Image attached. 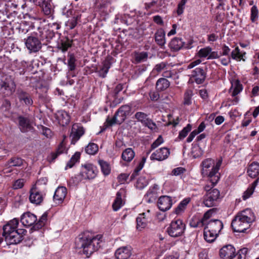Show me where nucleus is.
I'll return each mask as SVG.
<instances>
[{
	"instance_id": "f257e3e1",
	"label": "nucleus",
	"mask_w": 259,
	"mask_h": 259,
	"mask_svg": "<svg viewBox=\"0 0 259 259\" xmlns=\"http://www.w3.org/2000/svg\"><path fill=\"white\" fill-rule=\"evenodd\" d=\"M102 236L98 235L92 236L89 233L85 232L80 234L76 238L74 248L77 253L84 255L89 257L95 251L100 247Z\"/></svg>"
},
{
	"instance_id": "f03ea898",
	"label": "nucleus",
	"mask_w": 259,
	"mask_h": 259,
	"mask_svg": "<svg viewBox=\"0 0 259 259\" xmlns=\"http://www.w3.org/2000/svg\"><path fill=\"white\" fill-rule=\"evenodd\" d=\"M18 220L14 219L4 226L3 235L7 244H17L23 240L27 231L23 229H18Z\"/></svg>"
},
{
	"instance_id": "7ed1b4c3",
	"label": "nucleus",
	"mask_w": 259,
	"mask_h": 259,
	"mask_svg": "<svg viewBox=\"0 0 259 259\" xmlns=\"http://www.w3.org/2000/svg\"><path fill=\"white\" fill-rule=\"evenodd\" d=\"M255 220V215L251 209L246 208L236 214L232 221L231 226L234 232H244Z\"/></svg>"
},
{
	"instance_id": "20e7f679",
	"label": "nucleus",
	"mask_w": 259,
	"mask_h": 259,
	"mask_svg": "<svg viewBox=\"0 0 259 259\" xmlns=\"http://www.w3.org/2000/svg\"><path fill=\"white\" fill-rule=\"evenodd\" d=\"M222 161H219L214 165V161L211 158H207L201 163V173L203 176H208L212 186H214L220 179L218 172Z\"/></svg>"
},
{
	"instance_id": "39448f33",
	"label": "nucleus",
	"mask_w": 259,
	"mask_h": 259,
	"mask_svg": "<svg viewBox=\"0 0 259 259\" xmlns=\"http://www.w3.org/2000/svg\"><path fill=\"white\" fill-rule=\"evenodd\" d=\"M16 90V84L14 78L10 75H7L0 81V94L4 97H10Z\"/></svg>"
},
{
	"instance_id": "423d86ee",
	"label": "nucleus",
	"mask_w": 259,
	"mask_h": 259,
	"mask_svg": "<svg viewBox=\"0 0 259 259\" xmlns=\"http://www.w3.org/2000/svg\"><path fill=\"white\" fill-rule=\"evenodd\" d=\"M185 230V224L182 220L172 221L166 229L168 234L171 237H178L183 235Z\"/></svg>"
},
{
	"instance_id": "0eeeda50",
	"label": "nucleus",
	"mask_w": 259,
	"mask_h": 259,
	"mask_svg": "<svg viewBox=\"0 0 259 259\" xmlns=\"http://www.w3.org/2000/svg\"><path fill=\"white\" fill-rule=\"evenodd\" d=\"M41 40L36 35V31L24 39L25 45L30 53H37L42 48Z\"/></svg>"
},
{
	"instance_id": "6e6552de",
	"label": "nucleus",
	"mask_w": 259,
	"mask_h": 259,
	"mask_svg": "<svg viewBox=\"0 0 259 259\" xmlns=\"http://www.w3.org/2000/svg\"><path fill=\"white\" fill-rule=\"evenodd\" d=\"M97 173L96 167L91 163L82 165L80 172L77 177L78 180H90L94 179Z\"/></svg>"
},
{
	"instance_id": "1a4fd4ad",
	"label": "nucleus",
	"mask_w": 259,
	"mask_h": 259,
	"mask_svg": "<svg viewBox=\"0 0 259 259\" xmlns=\"http://www.w3.org/2000/svg\"><path fill=\"white\" fill-rule=\"evenodd\" d=\"M220 191L217 189L208 191L203 196V204L208 207L217 205L220 199Z\"/></svg>"
},
{
	"instance_id": "9d476101",
	"label": "nucleus",
	"mask_w": 259,
	"mask_h": 259,
	"mask_svg": "<svg viewBox=\"0 0 259 259\" xmlns=\"http://www.w3.org/2000/svg\"><path fill=\"white\" fill-rule=\"evenodd\" d=\"M83 127L78 123L72 125L70 137H72L71 143L74 144L84 134Z\"/></svg>"
},
{
	"instance_id": "9b49d317",
	"label": "nucleus",
	"mask_w": 259,
	"mask_h": 259,
	"mask_svg": "<svg viewBox=\"0 0 259 259\" xmlns=\"http://www.w3.org/2000/svg\"><path fill=\"white\" fill-rule=\"evenodd\" d=\"M169 154L170 152L168 148L165 147L161 148L151 154L150 159L151 160L162 161L166 159Z\"/></svg>"
},
{
	"instance_id": "f8f14e48",
	"label": "nucleus",
	"mask_w": 259,
	"mask_h": 259,
	"mask_svg": "<svg viewBox=\"0 0 259 259\" xmlns=\"http://www.w3.org/2000/svg\"><path fill=\"white\" fill-rule=\"evenodd\" d=\"M172 204L171 198L165 195L160 197L157 202V206L159 209L162 211H165L169 209L172 206Z\"/></svg>"
},
{
	"instance_id": "ddd939ff",
	"label": "nucleus",
	"mask_w": 259,
	"mask_h": 259,
	"mask_svg": "<svg viewBox=\"0 0 259 259\" xmlns=\"http://www.w3.org/2000/svg\"><path fill=\"white\" fill-rule=\"evenodd\" d=\"M29 200L34 204H39L43 200V195L36 188L33 187L30 190Z\"/></svg>"
},
{
	"instance_id": "4468645a",
	"label": "nucleus",
	"mask_w": 259,
	"mask_h": 259,
	"mask_svg": "<svg viewBox=\"0 0 259 259\" xmlns=\"http://www.w3.org/2000/svg\"><path fill=\"white\" fill-rule=\"evenodd\" d=\"M18 98L19 102L27 106H31L33 104V100L30 95L22 90H19L17 92Z\"/></svg>"
},
{
	"instance_id": "2eb2a0df",
	"label": "nucleus",
	"mask_w": 259,
	"mask_h": 259,
	"mask_svg": "<svg viewBox=\"0 0 259 259\" xmlns=\"http://www.w3.org/2000/svg\"><path fill=\"white\" fill-rule=\"evenodd\" d=\"M19 122V127L22 133H26L31 131L33 127L30 123V120L26 117L20 116L18 118Z\"/></svg>"
},
{
	"instance_id": "dca6fc26",
	"label": "nucleus",
	"mask_w": 259,
	"mask_h": 259,
	"mask_svg": "<svg viewBox=\"0 0 259 259\" xmlns=\"http://www.w3.org/2000/svg\"><path fill=\"white\" fill-rule=\"evenodd\" d=\"M36 35L39 36L41 40L46 39L47 42H49L55 36V32L50 29L45 30L44 28L38 27Z\"/></svg>"
},
{
	"instance_id": "f3484780",
	"label": "nucleus",
	"mask_w": 259,
	"mask_h": 259,
	"mask_svg": "<svg viewBox=\"0 0 259 259\" xmlns=\"http://www.w3.org/2000/svg\"><path fill=\"white\" fill-rule=\"evenodd\" d=\"M205 228L218 235L223 228V224L219 220H211L205 225Z\"/></svg>"
},
{
	"instance_id": "a211bd4d",
	"label": "nucleus",
	"mask_w": 259,
	"mask_h": 259,
	"mask_svg": "<svg viewBox=\"0 0 259 259\" xmlns=\"http://www.w3.org/2000/svg\"><path fill=\"white\" fill-rule=\"evenodd\" d=\"M67 194V189L65 187H59L56 190L53 197L54 200L57 204L62 203Z\"/></svg>"
},
{
	"instance_id": "6ab92c4d",
	"label": "nucleus",
	"mask_w": 259,
	"mask_h": 259,
	"mask_svg": "<svg viewBox=\"0 0 259 259\" xmlns=\"http://www.w3.org/2000/svg\"><path fill=\"white\" fill-rule=\"evenodd\" d=\"M131 110V107L128 105L120 107L115 113L119 118L118 122H123L126 119V116L130 115Z\"/></svg>"
},
{
	"instance_id": "aec40b11",
	"label": "nucleus",
	"mask_w": 259,
	"mask_h": 259,
	"mask_svg": "<svg viewBox=\"0 0 259 259\" xmlns=\"http://www.w3.org/2000/svg\"><path fill=\"white\" fill-rule=\"evenodd\" d=\"M56 119L59 124L63 126L68 124L70 120L69 115L64 110H59L55 114Z\"/></svg>"
},
{
	"instance_id": "412c9836",
	"label": "nucleus",
	"mask_w": 259,
	"mask_h": 259,
	"mask_svg": "<svg viewBox=\"0 0 259 259\" xmlns=\"http://www.w3.org/2000/svg\"><path fill=\"white\" fill-rule=\"evenodd\" d=\"M132 254L131 246H123L119 248L115 252L117 259H127Z\"/></svg>"
},
{
	"instance_id": "4be33fe9",
	"label": "nucleus",
	"mask_w": 259,
	"mask_h": 259,
	"mask_svg": "<svg viewBox=\"0 0 259 259\" xmlns=\"http://www.w3.org/2000/svg\"><path fill=\"white\" fill-rule=\"evenodd\" d=\"M36 221V217L29 212L24 213L21 219V223L25 226H34Z\"/></svg>"
},
{
	"instance_id": "5701e85b",
	"label": "nucleus",
	"mask_w": 259,
	"mask_h": 259,
	"mask_svg": "<svg viewBox=\"0 0 259 259\" xmlns=\"http://www.w3.org/2000/svg\"><path fill=\"white\" fill-rule=\"evenodd\" d=\"M192 76L195 78L198 84L202 83L205 80L206 76L205 72L202 68H196L192 72Z\"/></svg>"
},
{
	"instance_id": "b1692460",
	"label": "nucleus",
	"mask_w": 259,
	"mask_h": 259,
	"mask_svg": "<svg viewBox=\"0 0 259 259\" xmlns=\"http://www.w3.org/2000/svg\"><path fill=\"white\" fill-rule=\"evenodd\" d=\"M235 252V249L232 245H227L223 247L220 250V255L221 258H231Z\"/></svg>"
},
{
	"instance_id": "393cba45",
	"label": "nucleus",
	"mask_w": 259,
	"mask_h": 259,
	"mask_svg": "<svg viewBox=\"0 0 259 259\" xmlns=\"http://www.w3.org/2000/svg\"><path fill=\"white\" fill-rule=\"evenodd\" d=\"M66 148L65 146L64 141H62L59 145L56 151L55 152H52L50 155L48 157V160L50 162H52L55 160V159L61 154H62L66 151Z\"/></svg>"
},
{
	"instance_id": "a878e982",
	"label": "nucleus",
	"mask_w": 259,
	"mask_h": 259,
	"mask_svg": "<svg viewBox=\"0 0 259 259\" xmlns=\"http://www.w3.org/2000/svg\"><path fill=\"white\" fill-rule=\"evenodd\" d=\"M247 172L248 176L254 178L259 175V163L256 162H253L248 166Z\"/></svg>"
},
{
	"instance_id": "bb28decb",
	"label": "nucleus",
	"mask_w": 259,
	"mask_h": 259,
	"mask_svg": "<svg viewBox=\"0 0 259 259\" xmlns=\"http://www.w3.org/2000/svg\"><path fill=\"white\" fill-rule=\"evenodd\" d=\"M184 45L182 38L179 37L174 38L170 42L169 46L170 48L175 51L180 50Z\"/></svg>"
},
{
	"instance_id": "cd10ccee",
	"label": "nucleus",
	"mask_w": 259,
	"mask_h": 259,
	"mask_svg": "<svg viewBox=\"0 0 259 259\" xmlns=\"http://www.w3.org/2000/svg\"><path fill=\"white\" fill-rule=\"evenodd\" d=\"M137 229L141 230L146 227L147 225L148 220L146 217L145 213L139 214L137 218Z\"/></svg>"
},
{
	"instance_id": "c85d7f7f",
	"label": "nucleus",
	"mask_w": 259,
	"mask_h": 259,
	"mask_svg": "<svg viewBox=\"0 0 259 259\" xmlns=\"http://www.w3.org/2000/svg\"><path fill=\"white\" fill-rule=\"evenodd\" d=\"M155 39L159 46L162 47L165 45V33L163 29H160L156 31L155 34Z\"/></svg>"
},
{
	"instance_id": "c756f323",
	"label": "nucleus",
	"mask_w": 259,
	"mask_h": 259,
	"mask_svg": "<svg viewBox=\"0 0 259 259\" xmlns=\"http://www.w3.org/2000/svg\"><path fill=\"white\" fill-rule=\"evenodd\" d=\"M135 155L134 150L131 148H128L122 152L121 158L124 161L129 162L133 159Z\"/></svg>"
},
{
	"instance_id": "7c9ffc66",
	"label": "nucleus",
	"mask_w": 259,
	"mask_h": 259,
	"mask_svg": "<svg viewBox=\"0 0 259 259\" xmlns=\"http://www.w3.org/2000/svg\"><path fill=\"white\" fill-rule=\"evenodd\" d=\"M170 85L169 81L164 78H159L156 82V88L158 91H163L167 89Z\"/></svg>"
},
{
	"instance_id": "2f4dec72",
	"label": "nucleus",
	"mask_w": 259,
	"mask_h": 259,
	"mask_svg": "<svg viewBox=\"0 0 259 259\" xmlns=\"http://www.w3.org/2000/svg\"><path fill=\"white\" fill-rule=\"evenodd\" d=\"M111 63L108 60H105L103 63L102 68L99 70L98 73L100 77L104 78L106 77L109 68L111 67Z\"/></svg>"
},
{
	"instance_id": "473e14b6",
	"label": "nucleus",
	"mask_w": 259,
	"mask_h": 259,
	"mask_svg": "<svg viewBox=\"0 0 259 259\" xmlns=\"http://www.w3.org/2000/svg\"><path fill=\"white\" fill-rule=\"evenodd\" d=\"M203 235L205 240L208 242H213L218 235L206 228H204Z\"/></svg>"
},
{
	"instance_id": "72a5a7b5",
	"label": "nucleus",
	"mask_w": 259,
	"mask_h": 259,
	"mask_svg": "<svg viewBox=\"0 0 259 259\" xmlns=\"http://www.w3.org/2000/svg\"><path fill=\"white\" fill-rule=\"evenodd\" d=\"M158 189V186L156 184H154L152 187L149 188L145 196V197H149V199L148 200V202H151L152 199H155Z\"/></svg>"
},
{
	"instance_id": "f704fd0d",
	"label": "nucleus",
	"mask_w": 259,
	"mask_h": 259,
	"mask_svg": "<svg viewBox=\"0 0 259 259\" xmlns=\"http://www.w3.org/2000/svg\"><path fill=\"white\" fill-rule=\"evenodd\" d=\"M72 41V40H70L67 37L65 40H61V42L58 45V48L63 52H65L67 51L68 48L71 47Z\"/></svg>"
},
{
	"instance_id": "c9c22d12",
	"label": "nucleus",
	"mask_w": 259,
	"mask_h": 259,
	"mask_svg": "<svg viewBox=\"0 0 259 259\" xmlns=\"http://www.w3.org/2000/svg\"><path fill=\"white\" fill-rule=\"evenodd\" d=\"M258 179H257L243 193L242 196L243 199L245 200L248 198L253 193L255 188L257 185Z\"/></svg>"
},
{
	"instance_id": "e433bc0d",
	"label": "nucleus",
	"mask_w": 259,
	"mask_h": 259,
	"mask_svg": "<svg viewBox=\"0 0 259 259\" xmlns=\"http://www.w3.org/2000/svg\"><path fill=\"white\" fill-rule=\"evenodd\" d=\"M47 220V214L45 213L41 215L38 221L36 222L34 226H33L31 229L36 230L41 228L45 225Z\"/></svg>"
},
{
	"instance_id": "4c0bfd02",
	"label": "nucleus",
	"mask_w": 259,
	"mask_h": 259,
	"mask_svg": "<svg viewBox=\"0 0 259 259\" xmlns=\"http://www.w3.org/2000/svg\"><path fill=\"white\" fill-rule=\"evenodd\" d=\"M122 200L121 198V194L120 192L116 193V197L112 204V208L114 211L118 210L121 206Z\"/></svg>"
},
{
	"instance_id": "58836bf2",
	"label": "nucleus",
	"mask_w": 259,
	"mask_h": 259,
	"mask_svg": "<svg viewBox=\"0 0 259 259\" xmlns=\"http://www.w3.org/2000/svg\"><path fill=\"white\" fill-rule=\"evenodd\" d=\"M68 58L67 65L69 67V70L71 71H73L76 68L75 62L76 61V59L73 54H68Z\"/></svg>"
},
{
	"instance_id": "ea45409f",
	"label": "nucleus",
	"mask_w": 259,
	"mask_h": 259,
	"mask_svg": "<svg viewBox=\"0 0 259 259\" xmlns=\"http://www.w3.org/2000/svg\"><path fill=\"white\" fill-rule=\"evenodd\" d=\"M190 199L189 198H185L183 200L177 207L175 212L177 214H179L184 210L186 206L189 203Z\"/></svg>"
},
{
	"instance_id": "a19ab883",
	"label": "nucleus",
	"mask_w": 259,
	"mask_h": 259,
	"mask_svg": "<svg viewBox=\"0 0 259 259\" xmlns=\"http://www.w3.org/2000/svg\"><path fill=\"white\" fill-rule=\"evenodd\" d=\"M99 163L101 166V170L105 176H107L110 173L111 169L109 164L106 161L100 160Z\"/></svg>"
},
{
	"instance_id": "79ce46f5",
	"label": "nucleus",
	"mask_w": 259,
	"mask_h": 259,
	"mask_svg": "<svg viewBox=\"0 0 259 259\" xmlns=\"http://www.w3.org/2000/svg\"><path fill=\"white\" fill-rule=\"evenodd\" d=\"M85 152L90 155H94L98 151V146L96 144L91 143L85 147Z\"/></svg>"
},
{
	"instance_id": "37998d69",
	"label": "nucleus",
	"mask_w": 259,
	"mask_h": 259,
	"mask_svg": "<svg viewBox=\"0 0 259 259\" xmlns=\"http://www.w3.org/2000/svg\"><path fill=\"white\" fill-rule=\"evenodd\" d=\"M148 184V180L145 178V177L141 176L138 179L136 184V187L138 189H142Z\"/></svg>"
},
{
	"instance_id": "c03bdc74",
	"label": "nucleus",
	"mask_w": 259,
	"mask_h": 259,
	"mask_svg": "<svg viewBox=\"0 0 259 259\" xmlns=\"http://www.w3.org/2000/svg\"><path fill=\"white\" fill-rule=\"evenodd\" d=\"M148 54L147 52H136L135 54V59L137 63H140L146 61L148 58Z\"/></svg>"
},
{
	"instance_id": "a18cd8bd",
	"label": "nucleus",
	"mask_w": 259,
	"mask_h": 259,
	"mask_svg": "<svg viewBox=\"0 0 259 259\" xmlns=\"http://www.w3.org/2000/svg\"><path fill=\"white\" fill-rule=\"evenodd\" d=\"M242 85L238 81H236L234 84H232V87L230 89V92H232V96H236L242 91Z\"/></svg>"
},
{
	"instance_id": "49530a36",
	"label": "nucleus",
	"mask_w": 259,
	"mask_h": 259,
	"mask_svg": "<svg viewBox=\"0 0 259 259\" xmlns=\"http://www.w3.org/2000/svg\"><path fill=\"white\" fill-rule=\"evenodd\" d=\"M193 96V91L191 89H188L186 91L184 96V104L185 105H190L191 104V99Z\"/></svg>"
},
{
	"instance_id": "de8ad7c7",
	"label": "nucleus",
	"mask_w": 259,
	"mask_h": 259,
	"mask_svg": "<svg viewBox=\"0 0 259 259\" xmlns=\"http://www.w3.org/2000/svg\"><path fill=\"white\" fill-rule=\"evenodd\" d=\"M245 54V53H242L240 51L238 47H237L235 48L234 50H233L231 53V56L232 58L233 59L235 60H243L244 61V59H243V57L244 55Z\"/></svg>"
},
{
	"instance_id": "09e8293b",
	"label": "nucleus",
	"mask_w": 259,
	"mask_h": 259,
	"mask_svg": "<svg viewBox=\"0 0 259 259\" xmlns=\"http://www.w3.org/2000/svg\"><path fill=\"white\" fill-rule=\"evenodd\" d=\"M81 15L74 16L71 19H69L66 23V26H69L70 29H73L77 24V21L80 19Z\"/></svg>"
},
{
	"instance_id": "8fccbe9b",
	"label": "nucleus",
	"mask_w": 259,
	"mask_h": 259,
	"mask_svg": "<svg viewBox=\"0 0 259 259\" xmlns=\"http://www.w3.org/2000/svg\"><path fill=\"white\" fill-rule=\"evenodd\" d=\"M43 6L41 8L46 15H50L52 13V5L51 0H46Z\"/></svg>"
},
{
	"instance_id": "3c124183",
	"label": "nucleus",
	"mask_w": 259,
	"mask_h": 259,
	"mask_svg": "<svg viewBox=\"0 0 259 259\" xmlns=\"http://www.w3.org/2000/svg\"><path fill=\"white\" fill-rule=\"evenodd\" d=\"M80 156V154L79 152H76L71 158L70 160L67 162L66 169L67 167L71 168L75 163L77 162Z\"/></svg>"
},
{
	"instance_id": "603ef678",
	"label": "nucleus",
	"mask_w": 259,
	"mask_h": 259,
	"mask_svg": "<svg viewBox=\"0 0 259 259\" xmlns=\"http://www.w3.org/2000/svg\"><path fill=\"white\" fill-rule=\"evenodd\" d=\"M118 120L119 118L115 113L114 116L111 119H110L109 118H107L106 122L105 123V126H106L107 127L111 126L114 124H120L122 123L118 122Z\"/></svg>"
},
{
	"instance_id": "864d4df0",
	"label": "nucleus",
	"mask_w": 259,
	"mask_h": 259,
	"mask_svg": "<svg viewBox=\"0 0 259 259\" xmlns=\"http://www.w3.org/2000/svg\"><path fill=\"white\" fill-rule=\"evenodd\" d=\"M23 164V160L20 158H12L9 161V166H20Z\"/></svg>"
},
{
	"instance_id": "5fc2aeb1",
	"label": "nucleus",
	"mask_w": 259,
	"mask_h": 259,
	"mask_svg": "<svg viewBox=\"0 0 259 259\" xmlns=\"http://www.w3.org/2000/svg\"><path fill=\"white\" fill-rule=\"evenodd\" d=\"M147 115L142 112H138L135 115V118L142 124L144 123L147 118H148Z\"/></svg>"
},
{
	"instance_id": "6e6d98bb",
	"label": "nucleus",
	"mask_w": 259,
	"mask_h": 259,
	"mask_svg": "<svg viewBox=\"0 0 259 259\" xmlns=\"http://www.w3.org/2000/svg\"><path fill=\"white\" fill-rule=\"evenodd\" d=\"M192 126L191 124H188L186 127H185L183 130H182L179 135V138L181 140L185 138L188 133L191 130Z\"/></svg>"
},
{
	"instance_id": "4d7b16f0",
	"label": "nucleus",
	"mask_w": 259,
	"mask_h": 259,
	"mask_svg": "<svg viewBox=\"0 0 259 259\" xmlns=\"http://www.w3.org/2000/svg\"><path fill=\"white\" fill-rule=\"evenodd\" d=\"M216 210V208H212V209H210L208 210H207L204 214V215L203 217V218L201 219L202 220V224L204 223L205 224V225L208 223V222H207V221L208 219H209L212 214L215 212V210Z\"/></svg>"
},
{
	"instance_id": "13d9d810",
	"label": "nucleus",
	"mask_w": 259,
	"mask_h": 259,
	"mask_svg": "<svg viewBox=\"0 0 259 259\" xmlns=\"http://www.w3.org/2000/svg\"><path fill=\"white\" fill-rule=\"evenodd\" d=\"M258 9L255 6H253L251 8L250 20L252 22H254L258 18Z\"/></svg>"
},
{
	"instance_id": "bf43d9fd",
	"label": "nucleus",
	"mask_w": 259,
	"mask_h": 259,
	"mask_svg": "<svg viewBox=\"0 0 259 259\" xmlns=\"http://www.w3.org/2000/svg\"><path fill=\"white\" fill-rule=\"evenodd\" d=\"M211 52V49L210 47H206L201 49L198 52V55L201 58L206 57L210 52Z\"/></svg>"
},
{
	"instance_id": "052dcab7",
	"label": "nucleus",
	"mask_w": 259,
	"mask_h": 259,
	"mask_svg": "<svg viewBox=\"0 0 259 259\" xmlns=\"http://www.w3.org/2000/svg\"><path fill=\"white\" fill-rule=\"evenodd\" d=\"M202 220H197L196 219H193L190 223V225L191 227L193 228H197L198 227H202L205 226L204 223H202Z\"/></svg>"
},
{
	"instance_id": "680f3d73",
	"label": "nucleus",
	"mask_w": 259,
	"mask_h": 259,
	"mask_svg": "<svg viewBox=\"0 0 259 259\" xmlns=\"http://www.w3.org/2000/svg\"><path fill=\"white\" fill-rule=\"evenodd\" d=\"M187 1V0H181V1L179 3L177 11L178 15H180L183 14L185 8V5Z\"/></svg>"
},
{
	"instance_id": "e2e57ef3",
	"label": "nucleus",
	"mask_w": 259,
	"mask_h": 259,
	"mask_svg": "<svg viewBox=\"0 0 259 259\" xmlns=\"http://www.w3.org/2000/svg\"><path fill=\"white\" fill-rule=\"evenodd\" d=\"M163 142V140L161 136H159L158 138L152 144L151 150H153L159 146Z\"/></svg>"
},
{
	"instance_id": "0e129e2a",
	"label": "nucleus",
	"mask_w": 259,
	"mask_h": 259,
	"mask_svg": "<svg viewBox=\"0 0 259 259\" xmlns=\"http://www.w3.org/2000/svg\"><path fill=\"white\" fill-rule=\"evenodd\" d=\"M143 124L145 126H147L148 128L151 130L155 129L156 127L155 123L153 122V121L148 117L147 118V119Z\"/></svg>"
},
{
	"instance_id": "69168bd1",
	"label": "nucleus",
	"mask_w": 259,
	"mask_h": 259,
	"mask_svg": "<svg viewBox=\"0 0 259 259\" xmlns=\"http://www.w3.org/2000/svg\"><path fill=\"white\" fill-rule=\"evenodd\" d=\"M24 183V179H18L16 180L13 184V188L14 189H18L21 188L23 187Z\"/></svg>"
},
{
	"instance_id": "338daca9",
	"label": "nucleus",
	"mask_w": 259,
	"mask_h": 259,
	"mask_svg": "<svg viewBox=\"0 0 259 259\" xmlns=\"http://www.w3.org/2000/svg\"><path fill=\"white\" fill-rule=\"evenodd\" d=\"M167 64L165 62H161L155 65L154 70L157 72H160L163 70L166 66Z\"/></svg>"
},
{
	"instance_id": "774afa93",
	"label": "nucleus",
	"mask_w": 259,
	"mask_h": 259,
	"mask_svg": "<svg viewBox=\"0 0 259 259\" xmlns=\"http://www.w3.org/2000/svg\"><path fill=\"white\" fill-rule=\"evenodd\" d=\"M129 177V175L127 174H121L118 177V182L120 184H124Z\"/></svg>"
}]
</instances>
